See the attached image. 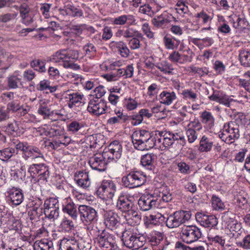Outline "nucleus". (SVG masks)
I'll list each match as a JSON object with an SVG mask.
<instances>
[{
	"label": "nucleus",
	"mask_w": 250,
	"mask_h": 250,
	"mask_svg": "<svg viewBox=\"0 0 250 250\" xmlns=\"http://www.w3.org/2000/svg\"><path fill=\"white\" fill-rule=\"evenodd\" d=\"M79 57V53L76 50L61 49L52 56L51 60L65 69L78 70L80 67L74 61L78 60Z\"/></svg>",
	"instance_id": "1"
},
{
	"label": "nucleus",
	"mask_w": 250,
	"mask_h": 250,
	"mask_svg": "<svg viewBox=\"0 0 250 250\" xmlns=\"http://www.w3.org/2000/svg\"><path fill=\"white\" fill-rule=\"evenodd\" d=\"M132 140L134 147L141 151L153 148L156 143L150 132L144 129L134 131L132 135Z\"/></svg>",
	"instance_id": "2"
},
{
	"label": "nucleus",
	"mask_w": 250,
	"mask_h": 250,
	"mask_svg": "<svg viewBox=\"0 0 250 250\" xmlns=\"http://www.w3.org/2000/svg\"><path fill=\"white\" fill-rule=\"evenodd\" d=\"M122 240L125 246L129 249L137 250L143 247L146 243L145 237L128 229L122 233Z\"/></svg>",
	"instance_id": "3"
},
{
	"label": "nucleus",
	"mask_w": 250,
	"mask_h": 250,
	"mask_svg": "<svg viewBox=\"0 0 250 250\" xmlns=\"http://www.w3.org/2000/svg\"><path fill=\"white\" fill-rule=\"evenodd\" d=\"M219 137L227 144L234 143L240 137L239 125L235 122L231 121L225 123Z\"/></svg>",
	"instance_id": "4"
},
{
	"label": "nucleus",
	"mask_w": 250,
	"mask_h": 250,
	"mask_svg": "<svg viewBox=\"0 0 250 250\" xmlns=\"http://www.w3.org/2000/svg\"><path fill=\"white\" fill-rule=\"evenodd\" d=\"M122 181L126 187L135 188L144 185L146 181V177L142 171H133L124 177Z\"/></svg>",
	"instance_id": "5"
},
{
	"label": "nucleus",
	"mask_w": 250,
	"mask_h": 250,
	"mask_svg": "<svg viewBox=\"0 0 250 250\" xmlns=\"http://www.w3.org/2000/svg\"><path fill=\"white\" fill-rule=\"evenodd\" d=\"M190 218L188 211L184 210L176 211L168 215L166 221L167 227L170 229L177 228Z\"/></svg>",
	"instance_id": "6"
},
{
	"label": "nucleus",
	"mask_w": 250,
	"mask_h": 250,
	"mask_svg": "<svg viewBox=\"0 0 250 250\" xmlns=\"http://www.w3.org/2000/svg\"><path fill=\"white\" fill-rule=\"evenodd\" d=\"M95 242L100 247L105 249L104 250H119L114 235L104 230L98 235Z\"/></svg>",
	"instance_id": "7"
},
{
	"label": "nucleus",
	"mask_w": 250,
	"mask_h": 250,
	"mask_svg": "<svg viewBox=\"0 0 250 250\" xmlns=\"http://www.w3.org/2000/svg\"><path fill=\"white\" fill-rule=\"evenodd\" d=\"M202 235L200 229L195 226H185L182 228L181 236L183 241L190 244L198 240Z\"/></svg>",
	"instance_id": "8"
},
{
	"label": "nucleus",
	"mask_w": 250,
	"mask_h": 250,
	"mask_svg": "<svg viewBox=\"0 0 250 250\" xmlns=\"http://www.w3.org/2000/svg\"><path fill=\"white\" fill-rule=\"evenodd\" d=\"M44 213L50 219L54 220L59 216V205L58 200L55 198H50L45 200L44 203Z\"/></svg>",
	"instance_id": "9"
},
{
	"label": "nucleus",
	"mask_w": 250,
	"mask_h": 250,
	"mask_svg": "<svg viewBox=\"0 0 250 250\" xmlns=\"http://www.w3.org/2000/svg\"><path fill=\"white\" fill-rule=\"evenodd\" d=\"M104 157L109 162L119 160L122 153V146L119 141H114L111 143L108 147L103 152Z\"/></svg>",
	"instance_id": "10"
},
{
	"label": "nucleus",
	"mask_w": 250,
	"mask_h": 250,
	"mask_svg": "<svg viewBox=\"0 0 250 250\" xmlns=\"http://www.w3.org/2000/svg\"><path fill=\"white\" fill-rule=\"evenodd\" d=\"M116 186L111 180H104L103 181L97 192L102 197H100L104 199L112 200L116 192Z\"/></svg>",
	"instance_id": "11"
},
{
	"label": "nucleus",
	"mask_w": 250,
	"mask_h": 250,
	"mask_svg": "<svg viewBox=\"0 0 250 250\" xmlns=\"http://www.w3.org/2000/svg\"><path fill=\"white\" fill-rule=\"evenodd\" d=\"M63 97L70 108L79 107L84 104L83 95L78 92H74L69 90L64 93Z\"/></svg>",
	"instance_id": "12"
},
{
	"label": "nucleus",
	"mask_w": 250,
	"mask_h": 250,
	"mask_svg": "<svg viewBox=\"0 0 250 250\" xmlns=\"http://www.w3.org/2000/svg\"><path fill=\"white\" fill-rule=\"evenodd\" d=\"M80 218L83 223L88 224L96 219L97 212L90 206L80 205L78 208Z\"/></svg>",
	"instance_id": "13"
},
{
	"label": "nucleus",
	"mask_w": 250,
	"mask_h": 250,
	"mask_svg": "<svg viewBox=\"0 0 250 250\" xmlns=\"http://www.w3.org/2000/svg\"><path fill=\"white\" fill-rule=\"evenodd\" d=\"M106 108V103L104 100L92 98L89 102L87 110L92 114L99 116L104 113Z\"/></svg>",
	"instance_id": "14"
},
{
	"label": "nucleus",
	"mask_w": 250,
	"mask_h": 250,
	"mask_svg": "<svg viewBox=\"0 0 250 250\" xmlns=\"http://www.w3.org/2000/svg\"><path fill=\"white\" fill-rule=\"evenodd\" d=\"M107 158L104 157V153L96 154L91 157L89 160L91 167L99 171H104L106 168Z\"/></svg>",
	"instance_id": "15"
},
{
	"label": "nucleus",
	"mask_w": 250,
	"mask_h": 250,
	"mask_svg": "<svg viewBox=\"0 0 250 250\" xmlns=\"http://www.w3.org/2000/svg\"><path fill=\"white\" fill-rule=\"evenodd\" d=\"M59 12L63 16H67L72 18H81L83 16V11L79 6H76L71 4L65 5L63 8L59 9Z\"/></svg>",
	"instance_id": "16"
},
{
	"label": "nucleus",
	"mask_w": 250,
	"mask_h": 250,
	"mask_svg": "<svg viewBox=\"0 0 250 250\" xmlns=\"http://www.w3.org/2000/svg\"><path fill=\"white\" fill-rule=\"evenodd\" d=\"M138 204L140 209L147 211L157 207L158 202L153 197L143 196L138 200Z\"/></svg>",
	"instance_id": "17"
},
{
	"label": "nucleus",
	"mask_w": 250,
	"mask_h": 250,
	"mask_svg": "<svg viewBox=\"0 0 250 250\" xmlns=\"http://www.w3.org/2000/svg\"><path fill=\"white\" fill-rule=\"evenodd\" d=\"M104 223L105 226L111 229L117 226H122L119 222V216L112 210L106 211L104 214Z\"/></svg>",
	"instance_id": "18"
},
{
	"label": "nucleus",
	"mask_w": 250,
	"mask_h": 250,
	"mask_svg": "<svg viewBox=\"0 0 250 250\" xmlns=\"http://www.w3.org/2000/svg\"><path fill=\"white\" fill-rule=\"evenodd\" d=\"M196 220L205 227H213L218 222L216 217L212 215H208L198 213L196 215Z\"/></svg>",
	"instance_id": "19"
},
{
	"label": "nucleus",
	"mask_w": 250,
	"mask_h": 250,
	"mask_svg": "<svg viewBox=\"0 0 250 250\" xmlns=\"http://www.w3.org/2000/svg\"><path fill=\"white\" fill-rule=\"evenodd\" d=\"M177 99L175 92L170 90H163L159 95L158 100L161 104L166 105H171Z\"/></svg>",
	"instance_id": "20"
},
{
	"label": "nucleus",
	"mask_w": 250,
	"mask_h": 250,
	"mask_svg": "<svg viewBox=\"0 0 250 250\" xmlns=\"http://www.w3.org/2000/svg\"><path fill=\"white\" fill-rule=\"evenodd\" d=\"M8 196L11 203L16 206L20 205L23 201L24 196L21 189L13 188L8 191Z\"/></svg>",
	"instance_id": "21"
},
{
	"label": "nucleus",
	"mask_w": 250,
	"mask_h": 250,
	"mask_svg": "<svg viewBox=\"0 0 250 250\" xmlns=\"http://www.w3.org/2000/svg\"><path fill=\"white\" fill-rule=\"evenodd\" d=\"M200 119L204 126L208 130L211 129L214 126L215 118L212 114L206 110L201 112Z\"/></svg>",
	"instance_id": "22"
},
{
	"label": "nucleus",
	"mask_w": 250,
	"mask_h": 250,
	"mask_svg": "<svg viewBox=\"0 0 250 250\" xmlns=\"http://www.w3.org/2000/svg\"><path fill=\"white\" fill-rule=\"evenodd\" d=\"M211 101L216 102L220 104L229 107L231 102L234 100L228 95L223 93H215L209 97Z\"/></svg>",
	"instance_id": "23"
},
{
	"label": "nucleus",
	"mask_w": 250,
	"mask_h": 250,
	"mask_svg": "<svg viewBox=\"0 0 250 250\" xmlns=\"http://www.w3.org/2000/svg\"><path fill=\"white\" fill-rule=\"evenodd\" d=\"M133 205V203L127 196L121 195L118 198L116 206L121 211L128 213L132 210Z\"/></svg>",
	"instance_id": "24"
},
{
	"label": "nucleus",
	"mask_w": 250,
	"mask_h": 250,
	"mask_svg": "<svg viewBox=\"0 0 250 250\" xmlns=\"http://www.w3.org/2000/svg\"><path fill=\"white\" fill-rule=\"evenodd\" d=\"M62 210L64 213H67L73 219H76L77 218V206L70 198H67L64 199L63 203Z\"/></svg>",
	"instance_id": "25"
},
{
	"label": "nucleus",
	"mask_w": 250,
	"mask_h": 250,
	"mask_svg": "<svg viewBox=\"0 0 250 250\" xmlns=\"http://www.w3.org/2000/svg\"><path fill=\"white\" fill-rule=\"evenodd\" d=\"M74 180L81 187L87 188L90 185V181L88 173L83 171L76 172L74 175Z\"/></svg>",
	"instance_id": "26"
},
{
	"label": "nucleus",
	"mask_w": 250,
	"mask_h": 250,
	"mask_svg": "<svg viewBox=\"0 0 250 250\" xmlns=\"http://www.w3.org/2000/svg\"><path fill=\"white\" fill-rule=\"evenodd\" d=\"M22 157L25 160H27L30 158L35 159L38 158H42L43 154L38 147L28 145L24 152L22 153Z\"/></svg>",
	"instance_id": "27"
},
{
	"label": "nucleus",
	"mask_w": 250,
	"mask_h": 250,
	"mask_svg": "<svg viewBox=\"0 0 250 250\" xmlns=\"http://www.w3.org/2000/svg\"><path fill=\"white\" fill-rule=\"evenodd\" d=\"M168 59L173 63L180 64H184L190 61L188 56L182 54L177 51H173L170 53Z\"/></svg>",
	"instance_id": "28"
},
{
	"label": "nucleus",
	"mask_w": 250,
	"mask_h": 250,
	"mask_svg": "<svg viewBox=\"0 0 250 250\" xmlns=\"http://www.w3.org/2000/svg\"><path fill=\"white\" fill-rule=\"evenodd\" d=\"M110 46L111 47L116 48L120 55L123 58H127L129 56L130 51L126 44L123 41L114 42H110Z\"/></svg>",
	"instance_id": "29"
},
{
	"label": "nucleus",
	"mask_w": 250,
	"mask_h": 250,
	"mask_svg": "<svg viewBox=\"0 0 250 250\" xmlns=\"http://www.w3.org/2000/svg\"><path fill=\"white\" fill-rule=\"evenodd\" d=\"M13 58V56L10 52L0 48V66L1 68H8Z\"/></svg>",
	"instance_id": "30"
},
{
	"label": "nucleus",
	"mask_w": 250,
	"mask_h": 250,
	"mask_svg": "<svg viewBox=\"0 0 250 250\" xmlns=\"http://www.w3.org/2000/svg\"><path fill=\"white\" fill-rule=\"evenodd\" d=\"M78 244L76 240L73 239L63 238L60 243L61 250H78Z\"/></svg>",
	"instance_id": "31"
},
{
	"label": "nucleus",
	"mask_w": 250,
	"mask_h": 250,
	"mask_svg": "<svg viewBox=\"0 0 250 250\" xmlns=\"http://www.w3.org/2000/svg\"><path fill=\"white\" fill-rule=\"evenodd\" d=\"M33 246L34 250H54L52 241L46 239L36 241Z\"/></svg>",
	"instance_id": "32"
},
{
	"label": "nucleus",
	"mask_w": 250,
	"mask_h": 250,
	"mask_svg": "<svg viewBox=\"0 0 250 250\" xmlns=\"http://www.w3.org/2000/svg\"><path fill=\"white\" fill-rule=\"evenodd\" d=\"M51 82L48 80L44 79L37 85V89L40 91H45L46 93H53L56 91L57 85H51Z\"/></svg>",
	"instance_id": "33"
},
{
	"label": "nucleus",
	"mask_w": 250,
	"mask_h": 250,
	"mask_svg": "<svg viewBox=\"0 0 250 250\" xmlns=\"http://www.w3.org/2000/svg\"><path fill=\"white\" fill-rule=\"evenodd\" d=\"M155 156L153 154L147 153L142 156L141 159L142 165L149 170L154 168V161Z\"/></svg>",
	"instance_id": "34"
},
{
	"label": "nucleus",
	"mask_w": 250,
	"mask_h": 250,
	"mask_svg": "<svg viewBox=\"0 0 250 250\" xmlns=\"http://www.w3.org/2000/svg\"><path fill=\"white\" fill-rule=\"evenodd\" d=\"M213 146V142L211 140L205 135L203 136L200 141L199 150L201 152H208L210 151Z\"/></svg>",
	"instance_id": "35"
},
{
	"label": "nucleus",
	"mask_w": 250,
	"mask_h": 250,
	"mask_svg": "<svg viewBox=\"0 0 250 250\" xmlns=\"http://www.w3.org/2000/svg\"><path fill=\"white\" fill-rule=\"evenodd\" d=\"M164 42L167 49L175 50L178 47L180 41L174 37L165 36L164 38Z\"/></svg>",
	"instance_id": "36"
},
{
	"label": "nucleus",
	"mask_w": 250,
	"mask_h": 250,
	"mask_svg": "<svg viewBox=\"0 0 250 250\" xmlns=\"http://www.w3.org/2000/svg\"><path fill=\"white\" fill-rule=\"evenodd\" d=\"M180 139L181 141L184 140L183 137H182L178 135V134H173L169 132L166 136L163 138V144L165 147H168L172 145L174 141H178Z\"/></svg>",
	"instance_id": "37"
},
{
	"label": "nucleus",
	"mask_w": 250,
	"mask_h": 250,
	"mask_svg": "<svg viewBox=\"0 0 250 250\" xmlns=\"http://www.w3.org/2000/svg\"><path fill=\"white\" fill-rule=\"evenodd\" d=\"M127 224L131 226H135L141 221V216L137 211L132 210L128 213V216L126 217Z\"/></svg>",
	"instance_id": "38"
},
{
	"label": "nucleus",
	"mask_w": 250,
	"mask_h": 250,
	"mask_svg": "<svg viewBox=\"0 0 250 250\" xmlns=\"http://www.w3.org/2000/svg\"><path fill=\"white\" fill-rule=\"evenodd\" d=\"M38 112L39 114L43 116L44 119L49 118L55 114L54 111H51L44 102L40 104ZM55 114H58L56 112Z\"/></svg>",
	"instance_id": "39"
},
{
	"label": "nucleus",
	"mask_w": 250,
	"mask_h": 250,
	"mask_svg": "<svg viewBox=\"0 0 250 250\" xmlns=\"http://www.w3.org/2000/svg\"><path fill=\"white\" fill-rule=\"evenodd\" d=\"M156 66L161 72L166 74H171L174 70L172 65L166 61L158 63Z\"/></svg>",
	"instance_id": "40"
},
{
	"label": "nucleus",
	"mask_w": 250,
	"mask_h": 250,
	"mask_svg": "<svg viewBox=\"0 0 250 250\" xmlns=\"http://www.w3.org/2000/svg\"><path fill=\"white\" fill-rule=\"evenodd\" d=\"M239 60L244 66L250 65V52L247 50L241 49L239 51Z\"/></svg>",
	"instance_id": "41"
},
{
	"label": "nucleus",
	"mask_w": 250,
	"mask_h": 250,
	"mask_svg": "<svg viewBox=\"0 0 250 250\" xmlns=\"http://www.w3.org/2000/svg\"><path fill=\"white\" fill-rule=\"evenodd\" d=\"M31 66L34 68L35 70L40 72H45L46 71L45 64L44 60H35L31 62Z\"/></svg>",
	"instance_id": "42"
},
{
	"label": "nucleus",
	"mask_w": 250,
	"mask_h": 250,
	"mask_svg": "<svg viewBox=\"0 0 250 250\" xmlns=\"http://www.w3.org/2000/svg\"><path fill=\"white\" fill-rule=\"evenodd\" d=\"M15 148L6 147L0 150V159L3 161H7L10 159L15 153Z\"/></svg>",
	"instance_id": "43"
},
{
	"label": "nucleus",
	"mask_w": 250,
	"mask_h": 250,
	"mask_svg": "<svg viewBox=\"0 0 250 250\" xmlns=\"http://www.w3.org/2000/svg\"><path fill=\"white\" fill-rule=\"evenodd\" d=\"M128 117L124 115L123 113H119L116 116L112 117L108 119L107 123L109 125H113L116 124L125 123L127 120Z\"/></svg>",
	"instance_id": "44"
},
{
	"label": "nucleus",
	"mask_w": 250,
	"mask_h": 250,
	"mask_svg": "<svg viewBox=\"0 0 250 250\" xmlns=\"http://www.w3.org/2000/svg\"><path fill=\"white\" fill-rule=\"evenodd\" d=\"M60 227L62 231L68 232L74 229V225L72 221L64 218L62 219Z\"/></svg>",
	"instance_id": "45"
},
{
	"label": "nucleus",
	"mask_w": 250,
	"mask_h": 250,
	"mask_svg": "<svg viewBox=\"0 0 250 250\" xmlns=\"http://www.w3.org/2000/svg\"><path fill=\"white\" fill-rule=\"evenodd\" d=\"M168 21L166 18V15H162L155 18L152 20V23L155 26L157 27H163L166 25L168 22Z\"/></svg>",
	"instance_id": "46"
},
{
	"label": "nucleus",
	"mask_w": 250,
	"mask_h": 250,
	"mask_svg": "<svg viewBox=\"0 0 250 250\" xmlns=\"http://www.w3.org/2000/svg\"><path fill=\"white\" fill-rule=\"evenodd\" d=\"M142 35L133 28L127 27L124 29V38L142 37Z\"/></svg>",
	"instance_id": "47"
},
{
	"label": "nucleus",
	"mask_w": 250,
	"mask_h": 250,
	"mask_svg": "<svg viewBox=\"0 0 250 250\" xmlns=\"http://www.w3.org/2000/svg\"><path fill=\"white\" fill-rule=\"evenodd\" d=\"M184 99L190 100L192 102H195L197 98V94L192 89H185L181 93Z\"/></svg>",
	"instance_id": "48"
},
{
	"label": "nucleus",
	"mask_w": 250,
	"mask_h": 250,
	"mask_svg": "<svg viewBox=\"0 0 250 250\" xmlns=\"http://www.w3.org/2000/svg\"><path fill=\"white\" fill-rule=\"evenodd\" d=\"M37 174L40 176V179L46 180L49 176L48 167L44 164H39Z\"/></svg>",
	"instance_id": "49"
},
{
	"label": "nucleus",
	"mask_w": 250,
	"mask_h": 250,
	"mask_svg": "<svg viewBox=\"0 0 250 250\" xmlns=\"http://www.w3.org/2000/svg\"><path fill=\"white\" fill-rule=\"evenodd\" d=\"M244 76V79H239V85L250 93V75L248 73H245Z\"/></svg>",
	"instance_id": "50"
},
{
	"label": "nucleus",
	"mask_w": 250,
	"mask_h": 250,
	"mask_svg": "<svg viewBox=\"0 0 250 250\" xmlns=\"http://www.w3.org/2000/svg\"><path fill=\"white\" fill-rule=\"evenodd\" d=\"M138 106V103L131 98H126L124 102V107L128 110L135 109Z\"/></svg>",
	"instance_id": "51"
},
{
	"label": "nucleus",
	"mask_w": 250,
	"mask_h": 250,
	"mask_svg": "<svg viewBox=\"0 0 250 250\" xmlns=\"http://www.w3.org/2000/svg\"><path fill=\"white\" fill-rule=\"evenodd\" d=\"M8 86L12 88H16L19 86L22 85L21 79L16 76H11L8 80Z\"/></svg>",
	"instance_id": "52"
},
{
	"label": "nucleus",
	"mask_w": 250,
	"mask_h": 250,
	"mask_svg": "<svg viewBox=\"0 0 250 250\" xmlns=\"http://www.w3.org/2000/svg\"><path fill=\"white\" fill-rule=\"evenodd\" d=\"M235 218L234 214L229 212H225L222 216L223 220L227 224L228 228L230 226V224L233 223V221H236Z\"/></svg>",
	"instance_id": "53"
},
{
	"label": "nucleus",
	"mask_w": 250,
	"mask_h": 250,
	"mask_svg": "<svg viewBox=\"0 0 250 250\" xmlns=\"http://www.w3.org/2000/svg\"><path fill=\"white\" fill-rule=\"evenodd\" d=\"M83 50L85 54L89 57H94L96 54V49L95 46L92 43H88L85 45L83 47Z\"/></svg>",
	"instance_id": "54"
},
{
	"label": "nucleus",
	"mask_w": 250,
	"mask_h": 250,
	"mask_svg": "<svg viewBox=\"0 0 250 250\" xmlns=\"http://www.w3.org/2000/svg\"><path fill=\"white\" fill-rule=\"evenodd\" d=\"M212 204L213 208L216 209H224L225 206L222 200L218 197L213 195L212 197Z\"/></svg>",
	"instance_id": "55"
},
{
	"label": "nucleus",
	"mask_w": 250,
	"mask_h": 250,
	"mask_svg": "<svg viewBox=\"0 0 250 250\" xmlns=\"http://www.w3.org/2000/svg\"><path fill=\"white\" fill-rule=\"evenodd\" d=\"M177 166L179 172L183 174H187L190 173V166L184 161H181L177 163Z\"/></svg>",
	"instance_id": "56"
},
{
	"label": "nucleus",
	"mask_w": 250,
	"mask_h": 250,
	"mask_svg": "<svg viewBox=\"0 0 250 250\" xmlns=\"http://www.w3.org/2000/svg\"><path fill=\"white\" fill-rule=\"evenodd\" d=\"M163 241V235L160 232H156L153 234L150 238V241L152 245L156 246L159 245Z\"/></svg>",
	"instance_id": "57"
},
{
	"label": "nucleus",
	"mask_w": 250,
	"mask_h": 250,
	"mask_svg": "<svg viewBox=\"0 0 250 250\" xmlns=\"http://www.w3.org/2000/svg\"><path fill=\"white\" fill-rule=\"evenodd\" d=\"M67 79L74 83H78L79 82L83 83L84 79L82 78L79 75L72 72H69L66 75Z\"/></svg>",
	"instance_id": "58"
},
{
	"label": "nucleus",
	"mask_w": 250,
	"mask_h": 250,
	"mask_svg": "<svg viewBox=\"0 0 250 250\" xmlns=\"http://www.w3.org/2000/svg\"><path fill=\"white\" fill-rule=\"evenodd\" d=\"M111 23L115 25H124L126 23L125 15H122L111 19Z\"/></svg>",
	"instance_id": "59"
},
{
	"label": "nucleus",
	"mask_w": 250,
	"mask_h": 250,
	"mask_svg": "<svg viewBox=\"0 0 250 250\" xmlns=\"http://www.w3.org/2000/svg\"><path fill=\"white\" fill-rule=\"evenodd\" d=\"M82 126L77 121H73L67 125V130L75 134L77 132Z\"/></svg>",
	"instance_id": "60"
},
{
	"label": "nucleus",
	"mask_w": 250,
	"mask_h": 250,
	"mask_svg": "<svg viewBox=\"0 0 250 250\" xmlns=\"http://www.w3.org/2000/svg\"><path fill=\"white\" fill-rule=\"evenodd\" d=\"M5 131L9 134H13L19 129V126L16 121L9 123L5 127Z\"/></svg>",
	"instance_id": "61"
},
{
	"label": "nucleus",
	"mask_w": 250,
	"mask_h": 250,
	"mask_svg": "<svg viewBox=\"0 0 250 250\" xmlns=\"http://www.w3.org/2000/svg\"><path fill=\"white\" fill-rule=\"evenodd\" d=\"M186 134L188 139V141L190 143H193L197 138L198 134L194 129H188L187 130Z\"/></svg>",
	"instance_id": "62"
},
{
	"label": "nucleus",
	"mask_w": 250,
	"mask_h": 250,
	"mask_svg": "<svg viewBox=\"0 0 250 250\" xmlns=\"http://www.w3.org/2000/svg\"><path fill=\"white\" fill-rule=\"evenodd\" d=\"M134 68L133 64H130L124 68V78H131L133 76Z\"/></svg>",
	"instance_id": "63"
},
{
	"label": "nucleus",
	"mask_w": 250,
	"mask_h": 250,
	"mask_svg": "<svg viewBox=\"0 0 250 250\" xmlns=\"http://www.w3.org/2000/svg\"><path fill=\"white\" fill-rule=\"evenodd\" d=\"M95 97H93V98H96L101 99V98L104 96L106 93V90L105 88L102 86L100 85L95 88L94 90Z\"/></svg>",
	"instance_id": "64"
}]
</instances>
